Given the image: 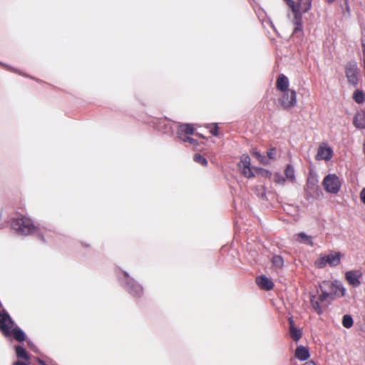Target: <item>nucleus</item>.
I'll return each instance as SVG.
<instances>
[{"mask_svg":"<svg viewBox=\"0 0 365 365\" xmlns=\"http://www.w3.org/2000/svg\"><path fill=\"white\" fill-rule=\"evenodd\" d=\"M292 11V16L288 14L294 26L293 34H297L302 31V14L309 11L312 7V0H284Z\"/></svg>","mask_w":365,"mask_h":365,"instance_id":"obj_1","label":"nucleus"},{"mask_svg":"<svg viewBox=\"0 0 365 365\" xmlns=\"http://www.w3.org/2000/svg\"><path fill=\"white\" fill-rule=\"evenodd\" d=\"M250 158L247 155L241 156L240 161L238 163V168L242 174L246 178H252L255 175H259L266 178H271L272 173L268 170L260 168H250Z\"/></svg>","mask_w":365,"mask_h":365,"instance_id":"obj_2","label":"nucleus"},{"mask_svg":"<svg viewBox=\"0 0 365 365\" xmlns=\"http://www.w3.org/2000/svg\"><path fill=\"white\" fill-rule=\"evenodd\" d=\"M319 289L321 292H325L331 300L336 297L344 296L346 292V289L338 280L324 281L319 284Z\"/></svg>","mask_w":365,"mask_h":365,"instance_id":"obj_3","label":"nucleus"},{"mask_svg":"<svg viewBox=\"0 0 365 365\" xmlns=\"http://www.w3.org/2000/svg\"><path fill=\"white\" fill-rule=\"evenodd\" d=\"M12 227L19 234L28 235L36 230V227L32 221L27 217H21L14 220L12 222Z\"/></svg>","mask_w":365,"mask_h":365,"instance_id":"obj_4","label":"nucleus"},{"mask_svg":"<svg viewBox=\"0 0 365 365\" xmlns=\"http://www.w3.org/2000/svg\"><path fill=\"white\" fill-rule=\"evenodd\" d=\"M331 300L327 294L321 292L320 289L317 291V294L310 295V301L314 311L318 314H321L327 307V301Z\"/></svg>","mask_w":365,"mask_h":365,"instance_id":"obj_5","label":"nucleus"},{"mask_svg":"<svg viewBox=\"0 0 365 365\" xmlns=\"http://www.w3.org/2000/svg\"><path fill=\"white\" fill-rule=\"evenodd\" d=\"M281 93L279 102L284 108H292L297 105V93L294 90L289 89Z\"/></svg>","mask_w":365,"mask_h":365,"instance_id":"obj_6","label":"nucleus"},{"mask_svg":"<svg viewBox=\"0 0 365 365\" xmlns=\"http://www.w3.org/2000/svg\"><path fill=\"white\" fill-rule=\"evenodd\" d=\"M322 184L327 192L333 194L337 193L341 187L339 179L335 174H329L327 175L324 178Z\"/></svg>","mask_w":365,"mask_h":365,"instance_id":"obj_7","label":"nucleus"},{"mask_svg":"<svg viewBox=\"0 0 365 365\" xmlns=\"http://www.w3.org/2000/svg\"><path fill=\"white\" fill-rule=\"evenodd\" d=\"M346 76L349 83L356 86L359 83V70L355 63H349L346 67Z\"/></svg>","mask_w":365,"mask_h":365,"instance_id":"obj_8","label":"nucleus"},{"mask_svg":"<svg viewBox=\"0 0 365 365\" xmlns=\"http://www.w3.org/2000/svg\"><path fill=\"white\" fill-rule=\"evenodd\" d=\"M333 153L332 148L328 144L322 143L318 148L316 159L317 160L328 161L331 159Z\"/></svg>","mask_w":365,"mask_h":365,"instance_id":"obj_9","label":"nucleus"},{"mask_svg":"<svg viewBox=\"0 0 365 365\" xmlns=\"http://www.w3.org/2000/svg\"><path fill=\"white\" fill-rule=\"evenodd\" d=\"M361 276L362 273L359 270H351L346 272L345 274L346 281L354 287H357L360 285V278Z\"/></svg>","mask_w":365,"mask_h":365,"instance_id":"obj_10","label":"nucleus"},{"mask_svg":"<svg viewBox=\"0 0 365 365\" xmlns=\"http://www.w3.org/2000/svg\"><path fill=\"white\" fill-rule=\"evenodd\" d=\"M177 135L179 138H182L186 135H192L195 130V127L192 124H179L177 125Z\"/></svg>","mask_w":365,"mask_h":365,"instance_id":"obj_11","label":"nucleus"},{"mask_svg":"<svg viewBox=\"0 0 365 365\" xmlns=\"http://www.w3.org/2000/svg\"><path fill=\"white\" fill-rule=\"evenodd\" d=\"M127 289L130 294L140 297L143 294V287L133 279H129L127 282Z\"/></svg>","mask_w":365,"mask_h":365,"instance_id":"obj_12","label":"nucleus"},{"mask_svg":"<svg viewBox=\"0 0 365 365\" xmlns=\"http://www.w3.org/2000/svg\"><path fill=\"white\" fill-rule=\"evenodd\" d=\"M289 82L288 78L285 76L284 74L279 75L276 82V86L277 90H279L281 92L289 90L290 88H289Z\"/></svg>","mask_w":365,"mask_h":365,"instance_id":"obj_13","label":"nucleus"},{"mask_svg":"<svg viewBox=\"0 0 365 365\" xmlns=\"http://www.w3.org/2000/svg\"><path fill=\"white\" fill-rule=\"evenodd\" d=\"M327 264L331 267H336L339 264L341 261V254L337 252H331L326 255Z\"/></svg>","mask_w":365,"mask_h":365,"instance_id":"obj_14","label":"nucleus"},{"mask_svg":"<svg viewBox=\"0 0 365 365\" xmlns=\"http://www.w3.org/2000/svg\"><path fill=\"white\" fill-rule=\"evenodd\" d=\"M257 284L259 287L264 289L269 290L272 289L274 284L271 279L265 276H261L257 279Z\"/></svg>","mask_w":365,"mask_h":365,"instance_id":"obj_15","label":"nucleus"},{"mask_svg":"<svg viewBox=\"0 0 365 365\" xmlns=\"http://www.w3.org/2000/svg\"><path fill=\"white\" fill-rule=\"evenodd\" d=\"M294 356L299 360H307L309 357V349L304 346H299L295 350Z\"/></svg>","mask_w":365,"mask_h":365,"instance_id":"obj_16","label":"nucleus"},{"mask_svg":"<svg viewBox=\"0 0 365 365\" xmlns=\"http://www.w3.org/2000/svg\"><path fill=\"white\" fill-rule=\"evenodd\" d=\"M289 334L291 337L294 341H298L302 335V330L299 329H297L294 325V321L292 319H289Z\"/></svg>","mask_w":365,"mask_h":365,"instance_id":"obj_17","label":"nucleus"},{"mask_svg":"<svg viewBox=\"0 0 365 365\" xmlns=\"http://www.w3.org/2000/svg\"><path fill=\"white\" fill-rule=\"evenodd\" d=\"M294 238L297 241H298L300 243L307 245L309 246H313L312 237L307 235L304 232H300L299 234H297L294 236Z\"/></svg>","mask_w":365,"mask_h":365,"instance_id":"obj_18","label":"nucleus"},{"mask_svg":"<svg viewBox=\"0 0 365 365\" xmlns=\"http://www.w3.org/2000/svg\"><path fill=\"white\" fill-rule=\"evenodd\" d=\"M354 125L358 128H365L364 111H360L356 113L354 119Z\"/></svg>","mask_w":365,"mask_h":365,"instance_id":"obj_19","label":"nucleus"},{"mask_svg":"<svg viewBox=\"0 0 365 365\" xmlns=\"http://www.w3.org/2000/svg\"><path fill=\"white\" fill-rule=\"evenodd\" d=\"M285 178L289 182L294 183L295 181L294 170L293 167L288 165L284 170Z\"/></svg>","mask_w":365,"mask_h":365,"instance_id":"obj_20","label":"nucleus"},{"mask_svg":"<svg viewBox=\"0 0 365 365\" xmlns=\"http://www.w3.org/2000/svg\"><path fill=\"white\" fill-rule=\"evenodd\" d=\"M352 98L356 103L361 104L364 101L365 93L361 90L356 89L353 93Z\"/></svg>","mask_w":365,"mask_h":365,"instance_id":"obj_21","label":"nucleus"},{"mask_svg":"<svg viewBox=\"0 0 365 365\" xmlns=\"http://www.w3.org/2000/svg\"><path fill=\"white\" fill-rule=\"evenodd\" d=\"M15 349H16V353L18 358L24 359L27 361L29 360V359H30L28 353L26 352V351L24 348H22L20 346H15Z\"/></svg>","mask_w":365,"mask_h":365,"instance_id":"obj_22","label":"nucleus"},{"mask_svg":"<svg viewBox=\"0 0 365 365\" xmlns=\"http://www.w3.org/2000/svg\"><path fill=\"white\" fill-rule=\"evenodd\" d=\"M327 264H328L326 255H320L314 262L315 267L319 269L325 267Z\"/></svg>","mask_w":365,"mask_h":365,"instance_id":"obj_23","label":"nucleus"},{"mask_svg":"<svg viewBox=\"0 0 365 365\" xmlns=\"http://www.w3.org/2000/svg\"><path fill=\"white\" fill-rule=\"evenodd\" d=\"M252 155L256 158L261 163L264 165H268L269 160L264 156H262L258 151L253 150Z\"/></svg>","mask_w":365,"mask_h":365,"instance_id":"obj_24","label":"nucleus"},{"mask_svg":"<svg viewBox=\"0 0 365 365\" xmlns=\"http://www.w3.org/2000/svg\"><path fill=\"white\" fill-rule=\"evenodd\" d=\"M286 180V178L279 173H276L274 175V181L277 184L284 185L285 184Z\"/></svg>","mask_w":365,"mask_h":365,"instance_id":"obj_25","label":"nucleus"},{"mask_svg":"<svg viewBox=\"0 0 365 365\" xmlns=\"http://www.w3.org/2000/svg\"><path fill=\"white\" fill-rule=\"evenodd\" d=\"M342 324L346 328H350L353 325V319L349 315H344Z\"/></svg>","mask_w":365,"mask_h":365,"instance_id":"obj_26","label":"nucleus"},{"mask_svg":"<svg viewBox=\"0 0 365 365\" xmlns=\"http://www.w3.org/2000/svg\"><path fill=\"white\" fill-rule=\"evenodd\" d=\"M194 160L203 166H205L207 164V160L200 154H196L194 156Z\"/></svg>","mask_w":365,"mask_h":365,"instance_id":"obj_27","label":"nucleus"},{"mask_svg":"<svg viewBox=\"0 0 365 365\" xmlns=\"http://www.w3.org/2000/svg\"><path fill=\"white\" fill-rule=\"evenodd\" d=\"M272 263L277 267H281L283 265V259L280 256L276 255L272 257Z\"/></svg>","mask_w":365,"mask_h":365,"instance_id":"obj_28","label":"nucleus"},{"mask_svg":"<svg viewBox=\"0 0 365 365\" xmlns=\"http://www.w3.org/2000/svg\"><path fill=\"white\" fill-rule=\"evenodd\" d=\"M277 156V150L274 148H271L267 151V160H269V163H270V160H274Z\"/></svg>","mask_w":365,"mask_h":365,"instance_id":"obj_29","label":"nucleus"},{"mask_svg":"<svg viewBox=\"0 0 365 365\" xmlns=\"http://www.w3.org/2000/svg\"><path fill=\"white\" fill-rule=\"evenodd\" d=\"M207 128L210 130V132L212 135H214L215 136L218 135V133H217L218 127H217V124L208 125Z\"/></svg>","mask_w":365,"mask_h":365,"instance_id":"obj_30","label":"nucleus"},{"mask_svg":"<svg viewBox=\"0 0 365 365\" xmlns=\"http://www.w3.org/2000/svg\"><path fill=\"white\" fill-rule=\"evenodd\" d=\"M183 142H188L190 144L195 145L196 140L189 136H185L182 138H180Z\"/></svg>","mask_w":365,"mask_h":365,"instance_id":"obj_31","label":"nucleus"},{"mask_svg":"<svg viewBox=\"0 0 365 365\" xmlns=\"http://www.w3.org/2000/svg\"><path fill=\"white\" fill-rule=\"evenodd\" d=\"M360 199L365 204V188H363L360 192Z\"/></svg>","mask_w":365,"mask_h":365,"instance_id":"obj_32","label":"nucleus"},{"mask_svg":"<svg viewBox=\"0 0 365 365\" xmlns=\"http://www.w3.org/2000/svg\"><path fill=\"white\" fill-rule=\"evenodd\" d=\"M14 365H29V364L24 363L21 361H17L14 364Z\"/></svg>","mask_w":365,"mask_h":365,"instance_id":"obj_33","label":"nucleus"},{"mask_svg":"<svg viewBox=\"0 0 365 365\" xmlns=\"http://www.w3.org/2000/svg\"><path fill=\"white\" fill-rule=\"evenodd\" d=\"M304 365H316V364L312 361H309L308 362H306Z\"/></svg>","mask_w":365,"mask_h":365,"instance_id":"obj_34","label":"nucleus"},{"mask_svg":"<svg viewBox=\"0 0 365 365\" xmlns=\"http://www.w3.org/2000/svg\"><path fill=\"white\" fill-rule=\"evenodd\" d=\"M30 346H31V349H33L34 351H36V349H34V347H33L31 345H30Z\"/></svg>","mask_w":365,"mask_h":365,"instance_id":"obj_35","label":"nucleus"},{"mask_svg":"<svg viewBox=\"0 0 365 365\" xmlns=\"http://www.w3.org/2000/svg\"><path fill=\"white\" fill-rule=\"evenodd\" d=\"M329 2H333L334 0H327Z\"/></svg>","mask_w":365,"mask_h":365,"instance_id":"obj_36","label":"nucleus"},{"mask_svg":"<svg viewBox=\"0 0 365 365\" xmlns=\"http://www.w3.org/2000/svg\"><path fill=\"white\" fill-rule=\"evenodd\" d=\"M38 361L40 362V364H43V362L41 360H38Z\"/></svg>","mask_w":365,"mask_h":365,"instance_id":"obj_37","label":"nucleus"}]
</instances>
